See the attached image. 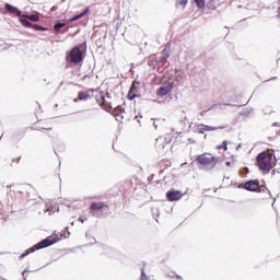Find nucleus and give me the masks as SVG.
Here are the masks:
<instances>
[{
    "label": "nucleus",
    "mask_w": 280,
    "mask_h": 280,
    "mask_svg": "<svg viewBox=\"0 0 280 280\" xmlns=\"http://www.w3.org/2000/svg\"><path fill=\"white\" fill-rule=\"evenodd\" d=\"M256 165L264 174H269L277 165V156L262 151L256 155Z\"/></svg>",
    "instance_id": "obj_1"
},
{
    "label": "nucleus",
    "mask_w": 280,
    "mask_h": 280,
    "mask_svg": "<svg viewBox=\"0 0 280 280\" xmlns=\"http://www.w3.org/2000/svg\"><path fill=\"white\" fill-rule=\"evenodd\" d=\"M86 58V42L82 43L80 46L72 47L66 54V62L68 65H82Z\"/></svg>",
    "instance_id": "obj_2"
},
{
    "label": "nucleus",
    "mask_w": 280,
    "mask_h": 280,
    "mask_svg": "<svg viewBox=\"0 0 280 280\" xmlns=\"http://www.w3.org/2000/svg\"><path fill=\"white\" fill-rule=\"evenodd\" d=\"M197 163L199 165H202L199 167V170H205L206 172H211L215 165H218V162L220 161V158L218 156H211L207 158L205 153L197 155L196 158Z\"/></svg>",
    "instance_id": "obj_3"
},
{
    "label": "nucleus",
    "mask_w": 280,
    "mask_h": 280,
    "mask_svg": "<svg viewBox=\"0 0 280 280\" xmlns=\"http://www.w3.org/2000/svg\"><path fill=\"white\" fill-rule=\"evenodd\" d=\"M19 22L23 27H30L31 30H34V32H49V27H45L40 24L32 23L30 19H27V15H20Z\"/></svg>",
    "instance_id": "obj_4"
},
{
    "label": "nucleus",
    "mask_w": 280,
    "mask_h": 280,
    "mask_svg": "<svg viewBox=\"0 0 280 280\" xmlns=\"http://www.w3.org/2000/svg\"><path fill=\"white\" fill-rule=\"evenodd\" d=\"M97 91H100V89H89L86 92L80 91L78 92V97L73 98V102H86V100H91V97H93L91 93H97Z\"/></svg>",
    "instance_id": "obj_5"
},
{
    "label": "nucleus",
    "mask_w": 280,
    "mask_h": 280,
    "mask_svg": "<svg viewBox=\"0 0 280 280\" xmlns=\"http://www.w3.org/2000/svg\"><path fill=\"white\" fill-rule=\"evenodd\" d=\"M183 196H185V194H183V191L171 188L167 192H166V199L168 200V202H178V200L183 199Z\"/></svg>",
    "instance_id": "obj_6"
},
{
    "label": "nucleus",
    "mask_w": 280,
    "mask_h": 280,
    "mask_svg": "<svg viewBox=\"0 0 280 280\" xmlns=\"http://www.w3.org/2000/svg\"><path fill=\"white\" fill-rule=\"evenodd\" d=\"M167 58H170V51H167V49H163L160 57L159 55H155V65L158 67V71H161V68L165 67Z\"/></svg>",
    "instance_id": "obj_7"
},
{
    "label": "nucleus",
    "mask_w": 280,
    "mask_h": 280,
    "mask_svg": "<svg viewBox=\"0 0 280 280\" xmlns=\"http://www.w3.org/2000/svg\"><path fill=\"white\" fill-rule=\"evenodd\" d=\"M56 242L58 241H52L51 236H48L44 240H42L40 242H38L37 244H35L33 246V249L36 250H43V248H49V246H54V244H56Z\"/></svg>",
    "instance_id": "obj_8"
},
{
    "label": "nucleus",
    "mask_w": 280,
    "mask_h": 280,
    "mask_svg": "<svg viewBox=\"0 0 280 280\" xmlns=\"http://www.w3.org/2000/svg\"><path fill=\"white\" fill-rule=\"evenodd\" d=\"M137 97H141V92L139 91V88L137 86V83L132 82L129 89V92L127 94V98L132 102V100H137Z\"/></svg>",
    "instance_id": "obj_9"
},
{
    "label": "nucleus",
    "mask_w": 280,
    "mask_h": 280,
    "mask_svg": "<svg viewBox=\"0 0 280 280\" xmlns=\"http://www.w3.org/2000/svg\"><path fill=\"white\" fill-rule=\"evenodd\" d=\"M173 90H174V82H168L166 85H161L156 90V95H159V97H165V95H167V93H171Z\"/></svg>",
    "instance_id": "obj_10"
},
{
    "label": "nucleus",
    "mask_w": 280,
    "mask_h": 280,
    "mask_svg": "<svg viewBox=\"0 0 280 280\" xmlns=\"http://www.w3.org/2000/svg\"><path fill=\"white\" fill-rule=\"evenodd\" d=\"M243 189L255 192L259 189V179H249L245 182Z\"/></svg>",
    "instance_id": "obj_11"
},
{
    "label": "nucleus",
    "mask_w": 280,
    "mask_h": 280,
    "mask_svg": "<svg viewBox=\"0 0 280 280\" xmlns=\"http://www.w3.org/2000/svg\"><path fill=\"white\" fill-rule=\"evenodd\" d=\"M4 10L9 12V14H15V16H23V11L19 9L18 7H14L10 3H4Z\"/></svg>",
    "instance_id": "obj_12"
},
{
    "label": "nucleus",
    "mask_w": 280,
    "mask_h": 280,
    "mask_svg": "<svg viewBox=\"0 0 280 280\" xmlns=\"http://www.w3.org/2000/svg\"><path fill=\"white\" fill-rule=\"evenodd\" d=\"M88 14H91V7H86L82 12L74 14L72 18H70V21H80V19H84V16H88Z\"/></svg>",
    "instance_id": "obj_13"
},
{
    "label": "nucleus",
    "mask_w": 280,
    "mask_h": 280,
    "mask_svg": "<svg viewBox=\"0 0 280 280\" xmlns=\"http://www.w3.org/2000/svg\"><path fill=\"white\" fill-rule=\"evenodd\" d=\"M101 27L103 28V32H104V36L103 37H98L95 42V45L97 47V49H102L106 43V34H107V31H106V25H101Z\"/></svg>",
    "instance_id": "obj_14"
},
{
    "label": "nucleus",
    "mask_w": 280,
    "mask_h": 280,
    "mask_svg": "<svg viewBox=\"0 0 280 280\" xmlns=\"http://www.w3.org/2000/svg\"><path fill=\"white\" fill-rule=\"evenodd\" d=\"M121 113H126V108H124V105H117L113 112H112V115H114V117H116V121H119V118L120 119H124V117L121 116Z\"/></svg>",
    "instance_id": "obj_15"
},
{
    "label": "nucleus",
    "mask_w": 280,
    "mask_h": 280,
    "mask_svg": "<svg viewBox=\"0 0 280 280\" xmlns=\"http://www.w3.org/2000/svg\"><path fill=\"white\" fill-rule=\"evenodd\" d=\"M147 65L152 69L153 71H158V66H156V54H153L147 58Z\"/></svg>",
    "instance_id": "obj_16"
},
{
    "label": "nucleus",
    "mask_w": 280,
    "mask_h": 280,
    "mask_svg": "<svg viewBox=\"0 0 280 280\" xmlns=\"http://www.w3.org/2000/svg\"><path fill=\"white\" fill-rule=\"evenodd\" d=\"M104 208V202L103 201H93L91 205H90V213H93L95 211H102V209Z\"/></svg>",
    "instance_id": "obj_17"
},
{
    "label": "nucleus",
    "mask_w": 280,
    "mask_h": 280,
    "mask_svg": "<svg viewBox=\"0 0 280 280\" xmlns=\"http://www.w3.org/2000/svg\"><path fill=\"white\" fill-rule=\"evenodd\" d=\"M67 23L65 22H56L52 26L54 34H60L62 33V27H65Z\"/></svg>",
    "instance_id": "obj_18"
},
{
    "label": "nucleus",
    "mask_w": 280,
    "mask_h": 280,
    "mask_svg": "<svg viewBox=\"0 0 280 280\" xmlns=\"http://www.w3.org/2000/svg\"><path fill=\"white\" fill-rule=\"evenodd\" d=\"M96 89H98L97 93L94 95L96 102H106V95L104 94V91H102L100 88Z\"/></svg>",
    "instance_id": "obj_19"
},
{
    "label": "nucleus",
    "mask_w": 280,
    "mask_h": 280,
    "mask_svg": "<svg viewBox=\"0 0 280 280\" xmlns=\"http://www.w3.org/2000/svg\"><path fill=\"white\" fill-rule=\"evenodd\" d=\"M192 3L197 5L198 10H205L207 8V0H192Z\"/></svg>",
    "instance_id": "obj_20"
},
{
    "label": "nucleus",
    "mask_w": 280,
    "mask_h": 280,
    "mask_svg": "<svg viewBox=\"0 0 280 280\" xmlns=\"http://www.w3.org/2000/svg\"><path fill=\"white\" fill-rule=\"evenodd\" d=\"M26 19H28L30 21H40V13L35 12L33 14H26Z\"/></svg>",
    "instance_id": "obj_21"
},
{
    "label": "nucleus",
    "mask_w": 280,
    "mask_h": 280,
    "mask_svg": "<svg viewBox=\"0 0 280 280\" xmlns=\"http://www.w3.org/2000/svg\"><path fill=\"white\" fill-rule=\"evenodd\" d=\"M32 253H35L34 250V247H31V248H27L24 250V253H22L20 256H19V259H25V257H27V255H32Z\"/></svg>",
    "instance_id": "obj_22"
},
{
    "label": "nucleus",
    "mask_w": 280,
    "mask_h": 280,
    "mask_svg": "<svg viewBox=\"0 0 280 280\" xmlns=\"http://www.w3.org/2000/svg\"><path fill=\"white\" fill-rule=\"evenodd\" d=\"M203 128H206V132H213L215 130H224V127H212L208 125H203Z\"/></svg>",
    "instance_id": "obj_23"
},
{
    "label": "nucleus",
    "mask_w": 280,
    "mask_h": 280,
    "mask_svg": "<svg viewBox=\"0 0 280 280\" xmlns=\"http://www.w3.org/2000/svg\"><path fill=\"white\" fill-rule=\"evenodd\" d=\"M187 3H189V0H176V8H187Z\"/></svg>",
    "instance_id": "obj_24"
},
{
    "label": "nucleus",
    "mask_w": 280,
    "mask_h": 280,
    "mask_svg": "<svg viewBox=\"0 0 280 280\" xmlns=\"http://www.w3.org/2000/svg\"><path fill=\"white\" fill-rule=\"evenodd\" d=\"M217 106H219V108H220L221 110H224V106H233V104H231V103L213 104V105L209 108V110H211V108H215Z\"/></svg>",
    "instance_id": "obj_25"
},
{
    "label": "nucleus",
    "mask_w": 280,
    "mask_h": 280,
    "mask_svg": "<svg viewBox=\"0 0 280 280\" xmlns=\"http://www.w3.org/2000/svg\"><path fill=\"white\" fill-rule=\"evenodd\" d=\"M257 191H258V194H261V192L264 194V192L268 191L270 198H272V192H270V189H268V187H266V186H261L259 184V187L257 188Z\"/></svg>",
    "instance_id": "obj_26"
},
{
    "label": "nucleus",
    "mask_w": 280,
    "mask_h": 280,
    "mask_svg": "<svg viewBox=\"0 0 280 280\" xmlns=\"http://www.w3.org/2000/svg\"><path fill=\"white\" fill-rule=\"evenodd\" d=\"M215 3H217V0H208V2L206 3V8L208 10H215Z\"/></svg>",
    "instance_id": "obj_27"
},
{
    "label": "nucleus",
    "mask_w": 280,
    "mask_h": 280,
    "mask_svg": "<svg viewBox=\"0 0 280 280\" xmlns=\"http://www.w3.org/2000/svg\"><path fill=\"white\" fill-rule=\"evenodd\" d=\"M13 137H16V139H23L25 137V130H18L14 132Z\"/></svg>",
    "instance_id": "obj_28"
},
{
    "label": "nucleus",
    "mask_w": 280,
    "mask_h": 280,
    "mask_svg": "<svg viewBox=\"0 0 280 280\" xmlns=\"http://www.w3.org/2000/svg\"><path fill=\"white\" fill-rule=\"evenodd\" d=\"M197 131L199 135H205L207 132V129L205 128V124L198 125Z\"/></svg>",
    "instance_id": "obj_29"
},
{
    "label": "nucleus",
    "mask_w": 280,
    "mask_h": 280,
    "mask_svg": "<svg viewBox=\"0 0 280 280\" xmlns=\"http://www.w3.org/2000/svg\"><path fill=\"white\" fill-rule=\"evenodd\" d=\"M218 150H229V142L224 140L221 144L217 147Z\"/></svg>",
    "instance_id": "obj_30"
},
{
    "label": "nucleus",
    "mask_w": 280,
    "mask_h": 280,
    "mask_svg": "<svg viewBox=\"0 0 280 280\" xmlns=\"http://www.w3.org/2000/svg\"><path fill=\"white\" fill-rule=\"evenodd\" d=\"M166 277H168V279H183V277L174 271H172L171 273L166 275Z\"/></svg>",
    "instance_id": "obj_31"
},
{
    "label": "nucleus",
    "mask_w": 280,
    "mask_h": 280,
    "mask_svg": "<svg viewBox=\"0 0 280 280\" xmlns=\"http://www.w3.org/2000/svg\"><path fill=\"white\" fill-rule=\"evenodd\" d=\"M262 113H264V115H272V113H275V110H272V107L266 106L265 108H262Z\"/></svg>",
    "instance_id": "obj_32"
},
{
    "label": "nucleus",
    "mask_w": 280,
    "mask_h": 280,
    "mask_svg": "<svg viewBox=\"0 0 280 280\" xmlns=\"http://www.w3.org/2000/svg\"><path fill=\"white\" fill-rule=\"evenodd\" d=\"M26 272H34V271H33V270H30V268L26 267V268L24 269V272H22V277H23L24 280H27V276L25 275Z\"/></svg>",
    "instance_id": "obj_33"
},
{
    "label": "nucleus",
    "mask_w": 280,
    "mask_h": 280,
    "mask_svg": "<svg viewBox=\"0 0 280 280\" xmlns=\"http://www.w3.org/2000/svg\"><path fill=\"white\" fill-rule=\"evenodd\" d=\"M69 235H71V232L67 231V232H62L61 236L67 240V237H69Z\"/></svg>",
    "instance_id": "obj_34"
},
{
    "label": "nucleus",
    "mask_w": 280,
    "mask_h": 280,
    "mask_svg": "<svg viewBox=\"0 0 280 280\" xmlns=\"http://www.w3.org/2000/svg\"><path fill=\"white\" fill-rule=\"evenodd\" d=\"M12 163H16V165H19V163H21V158L13 159V160H12Z\"/></svg>",
    "instance_id": "obj_35"
},
{
    "label": "nucleus",
    "mask_w": 280,
    "mask_h": 280,
    "mask_svg": "<svg viewBox=\"0 0 280 280\" xmlns=\"http://www.w3.org/2000/svg\"><path fill=\"white\" fill-rule=\"evenodd\" d=\"M78 221L81 222V224H84V222H86V218L80 217V218L78 219Z\"/></svg>",
    "instance_id": "obj_36"
},
{
    "label": "nucleus",
    "mask_w": 280,
    "mask_h": 280,
    "mask_svg": "<svg viewBox=\"0 0 280 280\" xmlns=\"http://www.w3.org/2000/svg\"><path fill=\"white\" fill-rule=\"evenodd\" d=\"M207 113H209V109H205V110L200 112L201 117H205V115H207Z\"/></svg>",
    "instance_id": "obj_37"
},
{
    "label": "nucleus",
    "mask_w": 280,
    "mask_h": 280,
    "mask_svg": "<svg viewBox=\"0 0 280 280\" xmlns=\"http://www.w3.org/2000/svg\"><path fill=\"white\" fill-rule=\"evenodd\" d=\"M165 143H172V137H170V136L166 137V138H165Z\"/></svg>",
    "instance_id": "obj_38"
},
{
    "label": "nucleus",
    "mask_w": 280,
    "mask_h": 280,
    "mask_svg": "<svg viewBox=\"0 0 280 280\" xmlns=\"http://www.w3.org/2000/svg\"><path fill=\"white\" fill-rule=\"evenodd\" d=\"M92 215H93V218H100V213H97V212H90Z\"/></svg>",
    "instance_id": "obj_39"
},
{
    "label": "nucleus",
    "mask_w": 280,
    "mask_h": 280,
    "mask_svg": "<svg viewBox=\"0 0 280 280\" xmlns=\"http://www.w3.org/2000/svg\"><path fill=\"white\" fill-rule=\"evenodd\" d=\"M56 10H58V7L54 5V7H51L50 12H56Z\"/></svg>",
    "instance_id": "obj_40"
},
{
    "label": "nucleus",
    "mask_w": 280,
    "mask_h": 280,
    "mask_svg": "<svg viewBox=\"0 0 280 280\" xmlns=\"http://www.w3.org/2000/svg\"><path fill=\"white\" fill-rule=\"evenodd\" d=\"M279 126H280L279 122H273V124H272V127H273V128H279Z\"/></svg>",
    "instance_id": "obj_41"
},
{
    "label": "nucleus",
    "mask_w": 280,
    "mask_h": 280,
    "mask_svg": "<svg viewBox=\"0 0 280 280\" xmlns=\"http://www.w3.org/2000/svg\"><path fill=\"white\" fill-rule=\"evenodd\" d=\"M188 141L189 143H196V140H194V138H189Z\"/></svg>",
    "instance_id": "obj_42"
},
{
    "label": "nucleus",
    "mask_w": 280,
    "mask_h": 280,
    "mask_svg": "<svg viewBox=\"0 0 280 280\" xmlns=\"http://www.w3.org/2000/svg\"><path fill=\"white\" fill-rule=\"evenodd\" d=\"M39 130H51V127L49 128L42 127Z\"/></svg>",
    "instance_id": "obj_43"
},
{
    "label": "nucleus",
    "mask_w": 280,
    "mask_h": 280,
    "mask_svg": "<svg viewBox=\"0 0 280 280\" xmlns=\"http://www.w3.org/2000/svg\"><path fill=\"white\" fill-rule=\"evenodd\" d=\"M225 165H226L228 167H231V162H230V161H226V162H225Z\"/></svg>",
    "instance_id": "obj_44"
},
{
    "label": "nucleus",
    "mask_w": 280,
    "mask_h": 280,
    "mask_svg": "<svg viewBox=\"0 0 280 280\" xmlns=\"http://www.w3.org/2000/svg\"><path fill=\"white\" fill-rule=\"evenodd\" d=\"M275 202H277V198H273V202L271 205V207L275 209Z\"/></svg>",
    "instance_id": "obj_45"
},
{
    "label": "nucleus",
    "mask_w": 280,
    "mask_h": 280,
    "mask_svg": "<svg viewBox=\"0 0 280 280\" xmlns=\"http://www.w3.org/2000/svg\"><path fill=\"white\" fill-rule=\"evenodd\" d=\"M272 80H277V77H272L271 79L267 80V82H270Z\"/></svg>",
    "instance_id": "obj_46"
},
{
    "label": "nucleus",
    "mask_w": 280,
    "mask_h": 280,
    "mask_svg": "<svg viewBox=\"0 0 280 280\" xmlns=\"http://www.w3.org/2000/svg\"><path fill=\"white\" fill-rule=\"evenodd\" d=\"M97 92H90V95H93V97H95Z\"/></svg>",
    "instance_id": "obj_47"
},
{
    "label": "nucleus",
    "mask_w": 280,
    "mask_h": 280,
    "mask_svg": "<svg viewBox=\"0 0 280 280\" xmlns=\"http://www.w3.org/2000/svg\"><path fill=\"white\" fill-rule=\"evenodd\" d=\"M106 98H107V100H110V94L107 93V94H106Z\"/></svg>",
    "instance_id": "obj_48"
},
{
    "label": "nucleus",
    "mask_w": 280,
    "mask_h": 280,
    "mask_svg": "<svg viewBox=\"0 0 280 280\" xmlns=\"http://www.w3.org/2000/svg\"><path fill=\"white\" fill-rule=\"evenodd\" d=\"M240 148H242V143H240V144L236 147V150H240Z\"/></svg>",
    "instance_id": "obj_49"
},
{
    "label": "nucleus",
    "mask_w": 280,
    "mask_h": 280,
    "mask_svg": "<svg viewBox=\"0 0 280 280\" xmlns=\"http://www.w3.org/2000/svg\"><path fill=\"white\" fill-rule=\"evenodd\" d=\"M63 84H65V81H61L60 84H59V86H62Z\"/></svg>",
    "instance_id": "obj_50"
},
{
    "label": "nucleus",
    "mask_w": 280,
    "mask_h": 280,
    "mask_svg": "<svg viewBox=\"0 0 280 280\" xmlns=\"http://www.w3.org/2000/svg\"><path fill=\"white\" fill-rule=\"evenodd\" d=\"M153 126H154V128H155V130H156V128H158L156 122H153Z\"/></svg>",
    "instance_id": "obj_51"
},
{
    "label": "nucleus",
    "mask_w": 280,
    "mask_h": 280,
    "mask_svg": "<svg viewBox=\"0 0 280 280\" xmlns=\"http://www.w3.org/2000/svg\"><path fill=\"white\" fill-rule=\"evenodd\" d=\"M108 106H109V108H113V105H110V103H108Z\"/></svg>",
    "instance_id": "obj_52"
},
{
    "label": "nucleus",
    "mask_w": 280,
    "mask_h": 280,
    "mask_svg": "<svg viewBox=\"0 0 280 280\" xmlns=\"http://www.w3.org/2000/svg\"><path fill=\"white\" fill-rule=\"evenodd\" d=\"M184 121H187V117H184Z\"/></svg>",
    "instance_id": "obj_53"
},
{
    "label": "nucleus",
    "mask_w": 280,
    "mask_h": 280,
    "mask_svg": "<svg viewBox=\"0 0 280 280\" xmlns=\"http://www.w3.org/2000/svg\"><path fill=\"white\" fill-rule=\"evenodd\" d=\"M138 124H141V120H140V119H138Z\"/></svg>",
    "instance_id": "obj_54"
},
{
    "label": "nucleus",
    "mask_w": 280,
    "mask_h": 280,
    "mask_svg": "<svg viewBox=\"0 0 280 280\" xmlns=\"http://www.w3.org/2000/svg\"><path fill=\"white\" fill-rule=\"evenodd\" d=\"M224 178H228V179H229V177H228V176H224Z\"/></svg>",
    "instance_id": "obj_55"
},
{
    "label": "nucleus",
    "mask_w": 280,
    "mask_h": 280,
    "mask_svg": "<svg viewBox=\"0 0 280 280\" xmlns=\"http://www.w3.org/2000/svg\"><path fill=\"white\" fill-rule=\"evenodd\" d=\"M71 225L73 226V222H71Z\"/></svg>",
    "instance_id": "obj_56"
},
{
    "label": "nucleus",
    "mask_w": 280,
    "mask_h": 280,
    "mask_svg": "<svg viewBox=\"0 0 280 280\" xmlns=\"http://www.w3.org/2000/svg\"><path fill=\"white\" fill-rule=\"evenodd\" d=\"M93 241L95 242V237H93Z\"/></svg>",
    "instance_id": "obj_57"
},
{
    "label": "nucleus",
    "mask_w": 280,
    "mask_h": 280,
    "mask_svg": "<svg viewBox=\"0 0 280 280\" xmlns=\"http://www.w3.org/2000/svg\"><path fill=\"white\" fill-rule=\"evenodd\" d=\"M119 119H120V118L118 117V121H120Z\"/></svg>",
    "instance_id": "obj_58"
}]
</instances>
